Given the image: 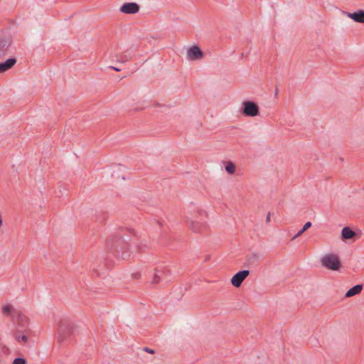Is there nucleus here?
Returning a JSON list of instances; mask_svg holds the SVG:
<instances>
[{
	"label": "nucleus",
	"instance_id": "nucleus-22",
	"mask_svg": "<svg viewBox=\"0 0 364 364\" xmlns=\"http://www.w3.org/2000/svg\"><path fill=\"white\" fill-rule=\"evenodd\" d=\"M304 231H302V229H301L291 239V240H295L296 238H297L298 237H299L300 235H301V234L304 232Z\"/></svg>",
	"mask_w": 364,
	"mask_h": 364
},
{
	"label": "nucleus",
	"instance_id": "nucleus-18",
	"mask_svg": "<svg viewBox=\"0 0 364 364\" xmlns=\"http://www.w3.org/2000/svg\"><path fill=\"white\" fill-rule=\"evenodd\" d=\"M12 306L10 305V304H8V305H6L3 307V311L6 314V315H10L11 313V310H12Z\"/></svg>",
	"mask_w": 364,
	"mask_h": 364
},
{
	"label": "nucleus",
	"instance_id": "nucleus-16",
	"mask_svg": "<svg viewBox=\"0 0 364 364\" xmlns=\"http://www.w3.org/2000/svg\"><path fill=\"white\" fill-rule=\"evenodd\" d=\"M225 171L228 173H230V174H232L235 173V164L231 162V161H229L225 165Z\"/></svg>",
	"mask_w": 364,
	"mask_h": 364
},
{
	"label": "nucleus",
	"instance_id": "nucleus-23",
	"mask_svg": "<svg viewBox=\"0 0 364 364\" xmlns=\"http://www.w3.org/2000/svg\"><path fill=\"white\" fill-rule=\"evenodd\" d=\"M144 351H146V352H147V353H154V350L150 349V348H147V347H145V348H144Z\"/></svg>",
	"mask_w": 364,
	"mask_h": 364
},
{
	"label": "nucleus",
	"instance_id": "nucleus-8",
	"mask_svg": "<svg viewBox=\"0 0 364 364\" xmlns=\"http://www.w3.org/2000/svg\"><path fill=\"white\" fill-rule=\"evenodd\" d=\"M139 6L135 2H129L124 4L119 9V11L126 14H134L139 12Z\"/></svg>",
	"mask_w": 364,
	"mask_h": 364
},
{
	"label": "nucleus",
	"instance_id": "nucleus-19",
	"mask_svg": "<svg viewBox=\"0 0 364 364\" xmlns=\"http://www.w3.org/2000/svg\"><path fill=\"white\" fill-rule=\"evenodd\" d=\"M13 364H26V360L22 358H16L14 360Z\"/></svg>",
	"mask_w": 364,
	"mask_h": 364
},
{
	"label": "nucleus",
	"instance_id": "nucleus-15",
	"mask_svg": "<svg viewBox=\"0 0 364 364\" xmlns=\"http://www.w3.org/2000/svg\"><path fill=\"white\" fill-rule=\"evenodd\" d=\"M341 235L343 239L350 240L355 235V232L349 227H345L342 229Z\"/></svg>",
	"mask_w": 364,
	"mask_h": 364
},
{
	"label": "nucleus",
	"instance_id": "nucleus-6",
	"mask_svg": "<svg viewBox=\"0 0 364 364\" xmlns=\"http://www.w3.org/2000/svg\"><path fill=\"white\" fill-rule=\"evenodd\" d=\"M242 114L247 117H255L259 114V107L252 101H245L243 103Z\"/></svg>",
	"mask_w": 364,
	"mask_h": 364
},
{
	"label": "nucleus",
	"instance_id": "nucleus-2",
	"mask_svg": "<svg viewBox=\"0 0 364 364\" xmlns=\"http://www.w3.org/2000/svg\"><path fill=\"white\" fill-rule=\"evenodd\" d=\"M197 215L200 218L198 220V217L194 218L193 217L186 216V222L188 224L189 228L194 232H203L207 230V224L205 219L207 218L206 213L203 210H199L197 212Z\"/></svg>",
	"mask_w": 364,
	"mask_h": 364
},
{
	"label": "nucleus",
	"instance_id": "nucleus-3",
	"mask_svg": "<svg viewBox=\"0 0 364 364\" xmlns=\"http://www.w3.org/2000/svg\"><path fill=\"white\" fill-rule=\"evenodd\" d=\"M18 321L19 322L21 321V323H18V326L21 328L17 329L14 333V336L18 342L26 343L28 341V337L25 333H26L28 330V319L25 316H19Z\"/></svg>",
	"mask_w": 364,
	"mask_h": 364
},
{
	"label": "nucleus",
	"instance_id": "nucleus-9",
	"mask_svg": "<svg viewBox=\"0 0 364 364\" xmlns=\"http://www.w3.org/2000/svg\"><path fill=\"white\" fill-rule=\"evenodd\" d=\"M168 271L164 268L156 269L151 279L152 284H158L161 281L167 279Z\"/></svg>",
	"mask_w": 364,
	"mask_h": 364
},
{
	"label": "nucleus",
	"instance_id": "nucleus-1",
	"mask_svg": "<svg viewBox=\"0 0 364 364\" xmlns=\"http://www.w3.org/2000/svg\"><path fill=\"white\" fill-rule=\"evenodd\" d=\"M107 245L111 249L112 253L117 257L127 259L131 256V252H129L130 245L122 237L114 236L109 238Z\"/></svg>",
	"mask_w": 364,
	"mask_h": 364
},
{
	"label": "nucleus",
	"instance_id": "nucleus-21",
	"mask_svg": "<svg viewBox=\"0 0 364 364\" xmlns=\"http://www.w3.org/2000/svg\"><path fill=\"white\" fill-rule=\"evenodd\" d=\"M311 222H307L304 224V225L303 226V228H301L302 229V231H306L307 229H309L311 226Z\"/></svg>",
	"mask_w": 364,
	"mask_h": 364
},
{
	"label": "nucleus",
	"instance_id": "nucleus-25",
	"mask_svg": "<svg viewBox=\"0 0 364 364\" xmlns=\"http://www.w3.org/2000/svg\"><path fill=\"white\" fill-rule=\"evenodd\" d=\"M110 68L114 70H116V71H120L121 69L118 68H116V67H113V66H110Z\"/></svg>",
	"mask_w": 364,
	"mask_h": 364
},
{
	"label": "nucleus",
	"instance_id": "nucleus-10",
	"mask_svg": "<svg viewBox=\"0 0 364 364\" xmlns=\"http://www.w3.org/2000/svg\"><path fill=\"white\" fill-rule=\"evenodd\" d=\"M188 58L191 60L201 59L203 57V53L197 46H193L188 50Z\"/></svg>",
	"mask_w": 364,
	"mask_h": 364
},
{
	"label": "nucleus",
	"instance_id": "nucleus-17",
	"mask_svg": "<svg viewBox=\"0 0 364 364\" xmlns=\"http://www.w3.org/2000/svg\"><path fill=\"white\" fill-rule=\"evenodd\" d=\"M132 58L131 54L123 53L120 55L119 60L121 62H127Z\"/></svg>",
	"mask_w": 364,
	"mask_h": 364
},
{
	"label": "nucleus",
	"instance_id": "nucleus-12",
	"mask_svg": "<svg viewBox=\"0 0 364 364\" xmlns=\"http://www.w3.org/2000/svg\"><path fill=\"white\" fill-rule=\"evenodd\" d=\"M11 43L9 36H4L0 37V56L6 54Z\"/></svg>",
	"mask_w": 364,
	"mask_h": 364
},
{
	"label": "nucleus",
	"instance_id": "nucleus-7",
	"mask_svg": "<svg viewBox=\"0 0 364 364\" xmlns=\"http://www.w3.org/2000/svg\"><path fill=\"white\" fill-rule=\"evenodd\" d=\"M249 274V270H242L237 272L231 279L232 284L235 287H240L242 282L247 277Z\"/></svg>",
	"mask_w": 364,
	"mask_h": 364
},
{
	"label": "nucleus",
	"instance_id": "nucleus-24",
	"mask_svg": "<svg viewBox=\"0 0 364 364\" xmlns=\"http://www.w3.org/2000/svg\"><path fill=\"white\" fill-rule=\"evenodd\" d=\"M267 223H269L270 221V213L269 212L267 213V218H266Z\"/></svg>",
	"mask_w": 364,
	"mask_h": 364
},
{
	"label": "nucleus",
	"instance_id": "nucleus-13",
	"mask_svg": "<svg viewBox=\"0 0 364 364\" xmlns=\"http://www.w3.org/2000/svg\"><path fill=\"white\" fill-rule=\"evenodd\" d=\"M16 63V59L11 58L7 59L5 62L0 63V73H3L8 70L11 69Z\"/></svg>",
	"mask_w": 364,
	"mask_h": 364
},
{
	"label": "nucleus",
	"instance_id": "nucleus-5",
	"mask_svg": "<svg viewBox=\"0 0 364 364\" xmlns=\"http://www.w3.org/2000/svg\"><path fill=\"white\" fill-rule=\"evenodd\" d=\"M321 264L325 267L332 270H337L341 266L338 257L334 254H328L323 256L321 259Z\"/></svg>",
	"mask_w": 364,
	"mask_h": 364
},
{
	"label": "nucleus",
	"instance_id": "nucleus-20",
	"mask_svg": "<svg viewBox=\"0 0 364 364\" xmlns=\"http://www.w3.org/2000/svg\"><path fill=\"white\" fill-rule=\"evenodd\" d=\"M132 244H135V248H136V250H137V251H139V252H141V251H143V250H144V249L145 247H146V245H138L135 241H134V242L133 241V242H132Z\"/></svg>",
	"mask_w": 364,
	"mask_h": 364
},
{
	"label": "nucleus",
	"instance_id": "nucleus-11",
	"mask_svg": "<svg viewBox=\"0 0 364 364\" xmlns=\"http://www.w3.org/2000/svg\"><path fill=\"white\" fill-rule=\"evenodd\" d=\"M343 14H346L348 17L353 19L355 22L364 23V11L363 10H358V11L353 12V13L344 11Z\"/></svg>",
	"mask_w": 364,
	"mask_h": 364
},
{
	"label": "nucleus",
	"instance_id": "nucleus-4",
	"mask_svg": "<svg viewBox=\"0 0 364 364\" xmlns=\"http://www.w3.org/2000/svg\"><path fill=\"white\" fill-rule=\"evenodd\" d=\"M73 332V324L67 321H62L58 326V341L63 343Z\"/></svg>",
	"mask_w": 364,
	"mask_h": 364
},
{
	"label": "nucleus",
	"instance_id": "nucleus-14",
	"mask_svg": "<svg viewBox=\"0 0 364 364\" xmlns=\"http://www.w3.org/2000/svg\"><path fill=\"white\" fill-rule=\"evenodd\" d=\"M362 290H363V285L357 284L347 291V292L346 293V297L353 296L356 294H360Z\"/></svg>",
	"mask_w": 364,
	"mask_h": 364
}]
</instances>
